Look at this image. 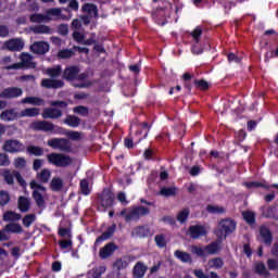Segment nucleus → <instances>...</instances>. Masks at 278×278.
<instances>
[{
  "label": "nucleus",
  "mask_w": 278,
  "mask_h": 278,
  "mask_svg": "<svg viewBox=\"0 0 278 278\" xmlns=\"http://www.w3.org/2000/svg\"><path fill=\"white\" fill-rule=\"evenodd\" d=\"M50 105L51 108L43 109L41 116L45 119L51 118L53 121V119L62 118V115H63L62 110H66V108H68V102L64 100H55V101H51Z\"/></svg>",
  "instance_id": "obj_1"
},
{
  "label": "nucleus",
  "mask_w": 278,
  "mask_h": 278,
  "mask_svg": "<svg viewBox=\"0 0 278 278\" xmlns=\"http://www.w3.org/2000/svg\"><path fill=\"white\" fill-rule=\"evenodd\" d=\"M31 197L39 210H45L47 207V201L45 200V195H42V192H47V187L42 186L40 182L36 180H31L29 182Z\"/></svg>",
  "instance_id": "obj_2"
},
{
  "label": "nucleus",
  "mask_w": 278,
  "mask_h": 278,
  "mask_svg": "<svg viewBox=\"0 0 278 278\" xmlns=\"http://www.w3.org/2000/svg\"><path fill=\"white\" fill-rule=\"evenodd\" d=\"M116 195L114 194V191L110 188H104L97 198V203L99 205L98 210H100V212H105V210L113 207Z\"/></svg>",
  "instance_id": "obj_3"
},
{
  "label": "nucleus",
  "mask_w": 278,
  "mask_h": 278,
  "mask_svg": "<svg viewBox=\"0 0 278 278\" xmlns=\"http://www.w3.org/2000/svg\"><path fill=\"white\" fill-rule=\"evenodd\" d=\"M236 220L231 218H225L218 223V228L215 233L219 240H226L227 236H231V233L236 231Z\"/></svg>",
  "instance_id": "obj_4"
},
{
  "label": "nucleus",
  "mask_w": 278,
  "mask_h": 278,
  "mask_svg": "<svg viewBox=\"0 0 278 278\" xmlns=\"http://www.w3.org/2000/svg\"><path fill=\"white\" fill-rule=\"evenodd\" d=\"M47 160L49 164L56 166V168H66L73 164V159L64 153L52 152L47 155Z\"/></svg>",
  "instance_id": "obj_5"
},
{
  "label": "nucleus",
  "mask_w": 278,
  "mask_h": 278,
  "mask_svg": "<svg viewBox=\"0 0 278 278\" xmlns=\"http://www.w3.org/2000/svg\"><path fill=\"white\" fill-rule=\"evenodd\" d=\"M149 214H151V208L147 206H131L128 214L125 216V222L131 223V220H135L138 223L142 216H149Z\"/></svg>",
  "instance_id": "obj_6"
},
{
  "label": "nucleus",
  "mask_w": 278,
  "mask_h": 278,
  "mask_svg": "<svg viewBox=\"0 0 278 278\" xmlns=\"http://www.w3.org/2000/svg\"><path fill=\"white\" fill-rule=\"evenodd\" d=\"M20 63H14L12 65H9V71H18L20 68H36V63L31 62L33 58L31 54L27 52H23L20 55Z\"/></svg>",
  "instance_id": "obj_7"
},
{
  "label": "nucleus",
  "mask_w": 278,
  "mask_h": 278,
  "mask_svg": "<svg viewBox=\"0 0 278 278\" xmlns=\"http://www.w3.org/2000/svg\"><path fill=\"white\" fill-rule=\"evenodd\" d=\"M2 149L5 153H23L25 151V144L18 141V139H9L4 141Z\"/></svg>",
  "instance_id": "obj_8"
},
{
  "label": "nucleus",
  "mask_w": 278,
  "mask_h": 278,
  "mask_svg": "<svg viewBox=\"0 0 278 278\" xmlns=\"http://www.w3.org/2000/svg\"><path fill=\"white\" fill-rule=\"evenodd\" d=\"M23 49H25V41L22 38H12L2 45V51L20 52Z\"/></svg>",
  "instance_id": "obj_9"
},
{
  "label": "nucleus",
  "mask_w": 278,
  "mask_h": 278,
  "mask_svg": "<svg viewBox=\"0 0 278 278\" xmlns=\"http://www.w3.org/2000/svg\"><path fill=\"white\" fill-rule=\"evenodd\" d=\"M7 233H23V226L17 223H10L3 229L0 230V242H7L10 240V236Z\"/></svg>",
  "instance_id": "obj_10"
},
{
  "label": "nucleus",
  "mask_w": 278,
  "mask_h": 278,
  "mask_svg": "<svg viewBox=\"0 0 278 278\" xmlns=\"http://www.w3.org/2000/svg\"><path fill=\"white\" fill-rule=\"evenodd\" d=\"M48 147L52 149H59L60 151H64L65 153H71V141L66 138H52L48 140Z\"/></svg>",
  "instance_id": "obj_11"
},
{
  "label": "nucleus",
  "mask_w": 278,
  "mask_h": 278,
  "mask_svg": "<svg viewBox=\"0 0 278 278\" xmlns=\"http://www.w3.org/2000/svg\"><path fill=\"white\" fill-rule=\"evenodd\" d=\"M30 129H33V131H43L45 134H49V131L55 129V124L49 121H35L30 124Z\"/></svg>",
  "instance_id": "obj_12"
},
{
  "label": "nucleus",
  "mask_w": 278,
  "mask_h": 278,
  "mask_svg": "<svg viewBox=\"0 0 278 278\" xmlns=\"http://www.w3.org/2000/svg\"><path fill=\"white\" fill-rule=\"evenodd\" d=\"M131 262H136V256L124 255L113 263V268L118 271L125 270L126 268L129 267V264H131Z\"/></svg>",
  "instance_id": "obj_13"
},
{
  "label": "nucleus",
  "mask_w": 278,
  "mask_h": 278,
  "mask_svg": "<svg viewBox=\"0 0 278 278\" xmlns=\"http://www.w3.org/2000/svg\"><path fill=\"white\" fill-rule=\"evenodd\" d=\"M18 97H23V89L21 87L4 88L0 92V99H18Z\"/></svg>",
  "instance_id": "obj_14"
},
{
  "label": "nucleus",
  "mask_w": 278,
  "mask_h": 278,
  "mask_svg": "<svg viewBox=\"0 0 278 278\" xmlns=\"http://www.w3.org/2000/svg\"><path fill=\"white\" fill-rule=\"evenodd\" d=\"M80 68L77 65H70L65 67V70L62 73V79H65V81H76L77 79V73H80Z\"/></svg>",
  "instance_id": "obj_15"
},
{
  "label": "nucleus",
  "mask_w": 278,
  "mask_h": 278,
  "mask_svg": "<svg viewBox=\"0 0 278 278\" xmlns=\"http://www.w3.org/2000/svg\"><path fill=\"white\" fill-rule=\"evenodd\" d=\"M21 118V113L16 112V109H7L0 113V121L3 123H12Z\"/></svg>",
  "instance_id": "obj_16"
},
{
  "label": "nucleus",
  "mask_w": 278,
  "mask_h": 278,
  "mask_svg": "<svg viewBox=\"0 0 278 278\" xmlns=\"http://www.w3.org/2000/svg\"><path fill=\"white\" fill-rule=\"evenodd\" d=\"M188 233L192 240H199V238H203V236H207V229L202 225H192L188 229Z\"/></svg>",
  "instance_id": "obj_17"
},
{
  "label": "nucleus",
  "mask_w": 278,
  "mask_h": 278,
  "mask_svg": "<svg viewBox=\"0 0 278 278\" xmlns=\"http://www.w3.org/2000/svg\"><path fill=\"white\" fill-rule=\"evenodd\" d=\"M41 88H47V90H58L60 88H64V80L43 78L41 80Z\"/></svg>",
  "instance_id": "obj_18"
},
{
  "label": "nucleus",
  "mask_w": 278,
  "mask_h": 278,
  "mask_svg": "<svg viewBox=\"0 0 278 278\" xmlns=\"http://www.w3.org/2000/svg\"><path fill=\"white\" fill-rule=\"evenodd\" d=\"M115 251H118V245L114 242H109L100 249L99 255L101 260H108V257H112V255H114Z\"/></svg>",
  "instance_id": "obj_19"
},
{
  "label": "nucleus",
  "mask_w": 278,
  "mask_h": 278,
  "mask_svg": "<svg viewBox=\"0 0 278 278\" xmlns=\"http://www.w3.org/2000/svg\"><path fill=\"white\" fill-rule=\"evenodd\" d=\"M49 49L50 46L47 41H37L30 46V51L37 55H45L46 53H49Z\"/></svg>",
  "instance_id": "obj_20"
},
{
  "label": "nucleus",
  "mask_w": 278,
  "mask_h": 278,
  "mask_svg": "<svg viewBox=\"0 0 278 278\" xmlns=\"http://www.w3.org/2000/svg\"><path fill=\"white\" fill-rule=\"evenodd\" d=\"M149 131H151V125L147 122H142L139 124V128L135 134V138H137V142H142L149 136Z\"/></svg>",
  "instance_id": "obj_21"
},
{
  "label": "nucleus",
  "mask_w": 278,
  "mask_h": 278,
  "mask_svg": "<svg viewBox=\"0 0 278 278\" xmlns=\"http://www.w3.org/2000/svg\"><path fill=\"white\" fill-rule=\"evenodd\" d=\"M147 270H149V267L142 261H138L132 268V277L144 278Z\"/></svg>",
  "instance_id": "obj_22"
},
{
  "label": "nucleus",
  "mask_w": 278,
  "mask_h": 278,
  "mask_svg": "<svg viewBox=\"0 0 278 278\" xmlns=\"http://www.w3.org/2000/svg\"><path fill=\"white\" fill-rule=\"evenodd\" d=\"M260 237L262 238V242L265 244V247H270V244H273V232L268 227H260Z\"/></svg>",
  "instance_id": "obj_23"
},
{
  "label": "nucleus",
  "mask_w": 278,
  "mask_h": 278,
  "mask_svg": "<svg viewBox=\"0 0 278 278\" xmlns=\"http://www.w3.org/2000/svg\"><path fill=\"white\" fill-rule=\"evenodd\" d=\"M114 233H116V224L108 227L106 230L96 239L94 244H101L104 240H110V238H113Z\"/></svg>",
  "instance_id": "obj_24"
},
{
  "label": "nucleus",
  "mask_w": 278,
  "mask_h": 278,
  "mask_svg": "<svg viewBox=\"0 0 278 278\" xmlns=\"http://www.w3.org/2000/svg\"><path fill=\"white\" fill-rule=\"evenodd\" d=\"M262 216L264 218H273V220H278L277 203H274L270 206L262 207Z\"/></svg>",
  "instance_id": "obj_25"
},
{
  "label": "nucleus",
  "mask_w": 278,
  "mask_h": 278,
  "mask_svg": "<svg viewBox=\"0 0 278 278\" xmlns=\"http://www.w3.org/2000/svg\"><path fill=\"white\" fill-rule=\"evenodd\" d=\"M131 236H136V238H149L151 236V228L148 225L137 226L132 229Z\"/></svg>",
  "instance_id": "obj_26"
},
{
  "label": "nucleus",
  "mask_w": 278,
  "mask_h": 278,
  "mask_svg": "<svg viewBox=\"0 0 278 278\" xmlns=\"http://www.w3.org/2000/svg\"><path fill=\"white\" fill-rule=\"evenodd\" d=\"M36 116H40V109L38 108H27L20 112V118H34Z\"/></svg>",
  "instance_id": "obj_27"
},
{
  "label": "nucleus",
  "mask_w": 278,
  "mask_h": 278,
  "mask_svg": "<svg viewBox=\"0 0 278 278\" xmlns=\"http://www.w3.org/2000/svg\"><path fill=\"white\" fill-rule=\"evenodd\" d=\"M174 255L177 260L182 262V264H192V255L188 252H184L181 250H176Z\"/></svg>",
  "instance_id": "obj_28"
},
{
  "label": "nucleus",
  "mask_w": 278,
  "mask_h": 278,
  "mask_svg": "<svg viewBox=\"0 0 278 278\" xmlns=\"http://www.w3.org/2000/svg\"><path fill=\"white\" fill-rule=\"evenodd\" d=\"M17 207L20 212L27 213L29 212V207H31V202H29L27 197L21 195L17 200Z\"/></svg>",
  "instance_id": "obj_29"
},
{
  "label": "nucleus",
  "mask_w": 278,
  "mask_h": 278,
  "mask_svg": "<svg viewBox=\"0 0 278 278\" xmlns=\"http://www.w3.org/2000/svg\"><path fill=\"white\" fill-rule=\"evenodd\" d=\"M63 123L64 125L75 129L81 125V118H79L77 115H67L66 118L63 119Z\"/></svg>",
  "instance_id": "obj_30"
},
{
  "label": "nucleus",
  "mask_w": 278,
  "mask_h": 278,
  "mask_svg": "<svg viewBox=\"0 0 278 278\" xmlns=\"http://www.w3.org/2000/svg\"><path fill=\"white\" fill-rule=\"evenodd\" d=\"M81 12L89 14V16H92V14L93 16H99V9L97 8V4L90 2L83 4Z\"/></svg>",
  "instance_id": "obj_31"
},
{
  "label": "nucleus",
  "mask_w": 278,
  "mask_h": 278,
  "mask_svg": "<svg viewBox=\"0 0 278 278\" xmlns=\"http://www.w3.org/2000/svg\"><path fill=\"white\" fill-rule=\"evenodd\" d=\"M254 273L260 277H270V271L266 269V265L263 262H258L254 265Z\"/></svg>",
  "instance_id": "obj_32"
},
{
  "label": "nucleus",
  "mask_w": 278,
  "mask_h": 278,
  "mask_svg": "<svg viewBox=\"0 0 278 278\" xmlns=\"http://www.w3.org/2000/svg\"><path fill=\"white\" fill-rule=\"evenodd\" d=\"M64 188V180L60 177H53L50 182V190L52 192H62V189Z\"/></svg>",
  "instance_id": "obj_33"
},
{
  "label": "nucleus",
  "mask_w": 278,
  "mask_h": 278,
  "mask_svg": "<svg viewBox=\"0 0 278 278\" xmlns=\"http://www.w3.org/2000/svg\"><path fill=\"white\" fill-rule=\"evenodd\" d=\"M21 103L25 104H29V105H45V99L39 98V97H26L24 99L21 100Z\"/></svg>",
  "instance_id": "obj_34"
},
{
  "label": "nucleus",
  "mask_w": 278,
  "mask_h": 278,
  "mask_svg": "<svg viewBox=\"0 0 278 278\" xmlns=\"http://www.w3.org/2000/svg\"><path fill=\"white\" fill-rule=\"evenodd\" d=\"M21 218H22V215L14 211H7L3 214L4 223H16V222L21 220Z\"/></svg>",
  "instance_id": "obj_35"
},
{
  "label": "nucleus",
  "mask_w": 278,
  "mask_h": 278,
  "mask_svg": "<svg viewBox=\"0 0 278 278\" xmlns=\"http://www.w3.org/2000/svg\"><path fill=\"white\" fill-rule=\"evenodd\" d=\"M243 220L249 225L250 227H255V212L253 211H244L242 212Z\"/></svg>",
  "instance_id": "obj_36"
},
{
  "label": "nucleus",
  "mask_w": 278,
  "mask_h": 278,
  "mask_svg": "<svg viewBox=\"0 0 278 278\" xmlns=\"http://www.w3.org/2000/svg\"><path fill=\"white\" fill-rule=\"evenodd\" d=\"M204 250L206 253H208V255H218V253H220V243L216 241L211 242L204 248Z\"/></svg>",
  "instance_id": "obj_37"
},
{
  "label": "nucleus",
  "mask_w": 278,
  "mask_h": 278,
  "mask_svg": "<svg viewBox=\"0 0 278 278\" xmlns=\"http://www.w3.org/2000/svg\"><path fill=\"white\" fill-rule=\"evenodd\" d=\"M223 266H225V261H223V257L220 256L208 260V268H215L216 270H220Z\"/></svg>",
  "instance_id": "obj_38"
},
{
  "label": "nucleus",
  "mask_w": 278,
  "mask_h": 278,
  "mask_svg": "<svg viewBox=\"0 0 278 278\" xmlns=\"http://www.w3.org/2000/svg\"><path fill=\"white\" fill-rule=\"evenodd\" d=\"M47 75L51 77L52 79H58L60 75H62V65H56L54 67H49L46 71Z\"/></svg>",
  "instance_id": "obj_39"
},
{
  "label": "nucleus",
  "mask_w": 278,
  "mask_h": 278,
  "mask_svg": "<svg viewBox=\"0 0 278 278\" xmlns=\"http://www.w3.org/2000/svg\"><path fill=\"white\" fill-rule=\"evenodd\" d=\"M37 179L40 184H49V179H51V170L47 168L42 169L37 174Z\"/></svg>",
  "instance_id": "obj_40"
},
{
  "label": "nucleus",
  "mask_w": 278,
  "mask_h": 278,
  "mask_svg": "<svg viewBox=\"0 0 278 278\" xmlns=\"http://www.w3.org/2000/svg\"><path fill=\"white\" fill-rule=\"evenodd\" d=\"M28 155H35L36 157H40V155H45V149L38 146H28L26 148Z\"/></svg>",
  "instance_id": "obj_41"
},
{
  "label": "nucleus",
  "mask_w": 278,
  "mask_h": 278,
  "mask_svg": "<svg viewBox=\"0 0 278 278\" xmlns=\"http://www.w3.org/2000/svg\"><path fill=\"white\" fill-rule=\"evenodd\" d=\"M244 186L249 190H252L253 188H264V190H269L270 189V186H268L264 182H260V181H249V182H245Z\"/></svg>",
  "instance_id": "obj_42"
},
{
  "label": "nucleus",
  "mask_w": 278,
  "mask_h": 278,
  "mask_svg": "<svg viewBox=\"0 0 278 278\" xmlns=\"http://www.w3.org/2000/svg\"><path fill=\"white\" fill-rule=\"evenodd\" d=\"M193 275L197 278H220L216 271H211L210 275L207 276L205 275V273H203V269H194Z\"/></svg>",
  "instance_id": "obj_43"
},
{
  "label": "nucleus",
  "mask_w": 278,
  "mask_h": 278,
  "mask_svg": "<svg viewBox=\"0 0 278 278\" xmlns=\"http://www.w3.org/2000/svg\"><path fill=\"white\" fill-rule=\"evenodd\" d=\"M193 84L198 90H210V83H207L205 79H195L193 80Z\"/></svg>",
  "instance_id": "obj_44"
},
{
  "label": "nucleus",
  "mask_w": 278,
  "mask_h": 278,
  "mask_svg": "<svg viewBox=\"0 0 278 278\" xmlns=\"http://www.w3.org/2000/svg\"><path fill=\"white\" fill-rule=\"evenodd\" d=\"M75 55V51L71 49H63L58 52L59 60H68Z\"/></svg>",
  "instance_id": "obj_45"
},
{
  "label": "nucleus",
  "mask_w": 278,
  "mask_h": 278,
  "mask_svg": "<svg viewBox=\"0 0 278 278\" xmlns=\"http://www.w3.org/2000/svg\"><path fill=\"white\" fill-rule=\"evenodd\" d=\"M36 223V214H27L23 217L22 224L26 227L29 228L31 225Z\"/></svg>",
  "instance_id": "obj_46"
},
{
  "label": "nucleus",
  "mask_w": 278,
  "mask_h": 278,
  "mask_svg": "<svg viewBox=\"0 0 278 278\" xmlns=\"http://www.w3.org/2000/svg\"><path fill=\"white\" fill-rule=\"evenodd\" d=\"M80 192L81 194H84L85 197H88V194H90V182L88 181V179H83L80 180Z\"/></svg>",
  "instance_id": "obj_47"
},
{
  "label": "nucleus",
  "mask_w": 278,
  "mask_h": 278,
  "mask_svg": "<svg viewBox=\"0 0 278 278\" xmlns=\"http://www.w3.org/2000/svg\"><path fill=\"white\" fill-rule=\"evenodd\" d=\"M2 177L5 181V184H8V186H14V172L12 174V172H10V169H5L3 173H2Z\"/></svg>",
  "instance_id": "obj_48"
},
{
  "label": "nucleus",
  "mask_w": 278,
  "mask_h": 278,
  "mask_svg": "<svg viewBox=\"0 0 278 278\" xmlns=\"http://www.w3.org/2000/svg\"><path fill=\"white\" fill-rule=\"evenodd\" d=\"M34 34H53V29L47 25L35 26Z\"/></svg>",
  "instance_id": "obj_49"
},
{
  "label": "nucleus",
  "mask_w": 278,
  "mask_h": 278,
  "mask_svg": "<svg viewBox=\"0 0 278 278\" xmlns=\"http://www.w3.org/2000/svg\"><path fill=\"white\" fill-rule=\"evenodd\" d=\"M206 212H208V214H225V207L208 204L206 206Z\"/></svg>",
  "instance_id": "obj_50"
},
{
  "label": "nucleus",
  "mask_w": 278,
  "mask_h": 278,
  "mask_svg": "<svg viewBox=\"0 0 278 278\" xmlns=\"http://www.w3.org/2000/svg\"><path fill=\"white\" fill-rule=\"evenodd\" d=\"M190 216V208H184L182 211H180L177 215V220L178 223H181V225H184V223H186V220H188V217Z\"/></svg>",
  "instance_id": "obj_51"
},
{
  "label": "nucleus",
  "mask_w": 278,
  "mask_h": 278,
  "mask_svg": "<svg viewBox=\"0 0 278 278\" xmlns=\"http://www.w3.org/2000/svg\"><path fill=\"white\" fill-rule=\"evenodd\" d=\"M190 36H192L194 42L199 45V42H201V36H203V29L198 26L190 33Z\"/></svg>",
  "instance_id": "obj_52"
},
{
  "label": "nucleus",
  "mask_w": 278,
  "mask_h": 278,
  "mask_svg": "<svg viewBox=\"0 0 278 278\" xmlns=\"http://www.w3.org/2000/svg\"><path fill=\"white\" fill-rule=\"evenodd\" d=\"M161 194L163 197H175L177 194L176 187H164L161 189Z\"/></svg>",
  "instance_id": "obj_53"
},
{
  "label": "nucleus",
  "mask_w": 278,
  "mask_h": 278,
  "mask_svg": "<svg viewBox=\"0 0 278 278\" xmlns=\"http://www.w3.org/2000/svg\"><path fill=\"white\" fill-rule=\"evenodd\" d=\"M10 203V193L5 190L0 191V206L5 207Z\"/></svg>",
  "instance_id": "obj_54"
},
{
  "label": "nucleus",
  "mask_w": 278,
  "mask_h": 278,
  "mask_svg": "<svg viewBox=\"0 0 278 278\" xmlns=\"http://www.w3.org/2000/svg\"><path fill=\"white\" fill-rule=\"evenodd\" d=\"M154 242L159 249L166 248V237H164V235H156L154 237Z\"/></svg>",
  "instance_id": "obj_55"
},
{
  "label": "nucleus",
  "mask_w": 278,
  "mask_h": 278,
  "mask_svg": "<svg viewBox=\"0 0 278 278\" xmlns=\"http://www.w3.org/2000/svg\"><path fill=\"white\" fill-rule=\"evenodd\" d=\"M46 20H47V15H43L40 13H34L29 17L30 23H42Z\"/></svg>",
  "instance_id": "obj_56"
},
{
  "label": "nucleus",
  "mask_w": 278,
  "mask_h": 278,
  "mask_svg": "<svg viewBox=\"0 0 278 278\" xmlns=\"http://www.w3.org/2000/svg\"><path fill=\"white\" fill-rule=\"evenodd\" d=\"M66 138L74 141H79L81 140V132L75 130H67Z\"/></svg>",
  "instance_id": "obj_57"
},
{
  "label": "nucleus",
  "mask_w": 278,
  "mask_h": 278,
  "mask_svg": "<svg viewBox=\"0 0 278 278\" xmlns=\"http://www.w3.org/2000/svg\"><path fill=\"white\" fill-rule=\"evenodd\" d=\"M78 12L79 11V2L77 0H71L68 7L65 9V12Z\"/></svg>",
  "instance_id": "obj_58"
},
{
  "label": "nucleus",
  "mask_w": 278,
  "mask_h": 278,
  "mask_svg": "<svg viewBox=\"0 0 278 278\" xmlns=\"http://www.w3.org/2000/svg\"><path fill=\"white\" fill-rule=\"evenodd\" d=\"M191 252L194 254V255H198V257H205V249L201 248V247H197V245H193L191 248Z\"/></svg>",
  "instance_id": "obj_59"
},
{
  "label": "nucleus",
  "mask_w": 278,
  "mask_h": 278,
  "mask_svg": "<svg viewBox=\"0 0 278 278\" xmlns=\"http://www.w3.org/2000/svg\"><path fill=\"white\" fill-rule=\"evenodd\" d=\"M73 112L75 114H80V116H88V108H86L84 105L75 106Z\"/></svg>",
  "instance_id": "obj_60"
},
{
  "label": "nucleus",
  "mask_w": 278,
  "mask_h": 278,
  "mask_svg": "<svg viewBox=\"0 0 278 278\" xmlns=\"http://www.w3.org/2000/svg\"><path fill=\"white\" fill-rule=\"evenodd\" d=\"M47 16H62V9L60 8H52V9H49L47 12H46V17Z\"/></svg>",
  "instance_id": "obj_61"
},
{
  "label": "nucleus",
  "mask_w": 278,
  "mask_h": 278,
  "mask_svg": "<svg viewBox=\"0 0 278 278\" xmlns=\"http://www.w3.org/2000/svg\"><path fill=\"white\" fill-rule=\"evenodd\" d=\"M267 267L269 270H278V260L268 258L267 260Z\"/></svg>",
  "instance_id": "obj_62"
},
{
  "label": "nucleus",
  "mask_w": 278,
  "mask_h": 278,
  "mask_svg": "<svg viewBox=\"0 0 278 278\" xmlns=\"http://www.w3.org/2000/svg\"><path fill=\"white\" fill-rule=\"evenodd\" d=\"M58 33L60 34V36H68V25L60 24L58 26Z\"/></svg>",
  "instance_id": "obj_63"
},
{
  "label": "nucleus",
  "mask_w": 278,
  "mask_h": 278,
  "mask_svg": "<svg viewBox=\"0 0 278 278\" xmlns=\"http://www.w3.org/2000/svg\"><path fill=\"white\" fill-rule=\"evenodd\" d=\"M0 166H10V156L5 153H0Z\"/></svg>",
  "instance_id": "obj_64"
}]
</instances>
